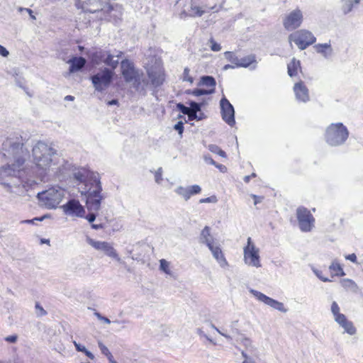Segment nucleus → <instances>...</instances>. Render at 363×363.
I'll return each mask as SVG.
<instances>
[{
  "mask_svg": "<svg viewBox=\"0 0 363 363\" xmlns=\"http://www.w3.org/2000/svg\"><path fill=\"white\" fill-rule=\"evenodd\" d=\"M216 80L211 76H203L201 78L200 82L199 83V86H206L209 87H212L215 90L216 86Z\"/></svg>",
  "mask_w": 363,
  "mask_h": 363,
  "instance_id": "473e14b6",
  "label": "nucleus"
},
{
  "mask_svg": "<svg viewBox=\"0 0 363 363\" xmlns=\"http://www.w3.org/2000/svg\"><path fill=\"white\" fill-rule=\"evenodd\" d=\"M46 218V216L42 217H36L33 219L30 220H23L21 223H28V224H35V221H42Z\"/></svg>",
  "mask_w": 363,
  "mask_h": 363,
  "instance_id": "de8ad7c7",
  "label": "nucleus"
},
{
  "mask_svg": "<svg viewBox=\"0 0 363 363\" xmlns=\"http://www.w3.org/2000/svg\"><path fill=\"white\" fill-rule=\"evenodd\" d=\"M61 208L63 209L64 213L67 216L78 218L84 217V208L77 200L71 199L67 203L62 205Z\"/></svg>",
  "mask_w": 363,
  "mask_h": 363,
  "instance_id": "2eb2a0df",
  "label": "nucleus"
},
{
  "mask_svg": "<svg viewBox=\"0 0 363 363\" xmlns=\"http://www.w3.org/2000/svg\"><path fill=\"white\" fill-rule=\"evenodd\" d=\"M316 52L320 54L325 58H329L333 55V50L330 43H319L314 45Z\"/></svg>",
  "mask_w": 363,
  "mask_h": 363,
  "instance_id": "a878e982",
  "label": "nucleus"
},
{
  "mask_svg": "<svg viewBox=\"0 0 363 363\" xmlns=\"http://www.w3.org/2000/svg\"><path fill=\"white\" fill-rule=\"evenodd\" d=\"M147 74L150 80L151 84L154 87H158L162 85L164 81V72L161 68L152 67L147 69Z\"/></svg>",
  "mask_w": 363,
  "mask_h": 363,
  "instance_id": "a211bd4d",
  "label": "nucleus"
},
{
  "mask_svg": "<svg viewBox=\"0 0 363 363\" xmlns=\"http://www.w3.org/2000/svg\"><path fill=\"white\" fill-rule=\"evenodd\" d=\"M316 38L313 34L304 29L296 30L289 35V43L291 45L292 43H294L301 50L313 44Z\"/></svg>",
  "mask_w": 363,
  "mask_h": 363,
  "instance_id": "0eeeda50",
  "label": "nucleus"
},
{
  "mask_svg": "<svg viewBox=\"0 0 363 363\" xmlns=\"http://www.w3.org/2000/svg\"><path fill=\"white\" fill-rule=\"evenodd\" d=\"M91 186L86 191V208L89 211H98L101 208V202L104 199L101 195L100 181L95 178L91 183Z\"/></svg>",
  "mask_w": 363,
  "mask_h": 363,
  "instance_id": "423d86ee",
  "label": "nucleus"
},
{
  "mask_svg": "<svg viewBox=\"0 0 363 363\" xmlns=\"http://www.w3.org/2000/svg\"><path fill=\"white\" fill-rule=\"evenodd\" d=\"M224 56L228 61L234 64V65L237 67V64H238L239 58L234 52L227 51L224 52Z\"/></svg>",
  "mask_w": 363,
  "mask_h": 363,
  "instance_id": "c9c22d12",
  "label": "nucleus"
},
{
  "mask_svg": "<svg viewBox=\"0 0 363 363\" xmlns=\"http://www.w3.org/2000/svg\"><path fill=\"white\" fill-rule=\"evenodd\" d=\"M257 60L255 55H250L239 59L237 67H250V69L254 70L257 68Z\"/></svg>",
  "mask_w": 363,
  "mask_h": 363,
  "instance_id": "4be33fe9",
  "label": "nucleus"
},
{
  "mask_svg": "<svg viewBox=\"0 0 363 363\" xmlns=\"http://www.w3.org/2000/svg\"><path fill=\"white\" fill-rule=\"evenodd\" d=\"M220 113L223 120L230 126H233L235 123V110L233 105L225 97L220 101Z\"/></svg>",
  "mask_w": 363,
  "mask_h": 363,
  "instance_id": "ddd939ff",
  "label": "nucleus"
},
{
  "mask_svg": "<svg viewBox=\"0 0 363 363\" xmlns=\"http://www.w3.org/2000/svg\"><path fill=\"white\" fill-rule=\"evenodd\" d=\"M340 310L338 304L335 301H333L331 305V312L334 316L335 320L338 319L339 315H345L344 314L340 313Z\"/></svg>",
  "mask_w": 363,
  "mask_h": 363,
  "instance_id": "58836bf2",
  "label": "nucleus"
},
{
  "mask_svg": "<svg viewBox=\"0 0 363 363\" xmlns=\"http://www.w3.org/2000/svg\"><path fill=\"white\" fill-rule=\"evenodd\" d=\"M107 51L108 50H106L99 49L91 52L90 55V57L92 62L96 65H100L101 63L104 64Z\"/></svg>",
  "mask_w": 363,
  "mask_h": 363,
  "instance_id": "bb28decb",
  "label": "nucleus"
},
{
  "mask_svg": "<svg viewBox=\"0 0 363 363\" xmlns=\"http://www.w3.org/2000/svg\"><path fill=\"white\" fill-rule=\"evenodd\" d=\"M94 212L95 211H90V213L86 216V220L89 223L94 222L96 219V216Z\"/></svg>",
  "mask_w": 363,
  "mask_h": 363,
  "instance_id": "052dcab7",
  "label": "nucleus"
},
{
  "mask_svg": "<svg viewBox=\"0 0 363 363\" xmlns=\"http://www.w3.org/2000/svg\"><path fill=\"white\" fill-rule=\"evenodd\" d=\"M349 136L347 128L342 123H332L326 129L325 141L330 146H340L345 143Z\"/></svg>",
  "mask_w": 363,
  "mask_h": 363,
  "instance_id": "39448f33",
  "label": "nucleus"
},
{
  "mask_svg": "<svg viewBox=\"0 0 363 363\" xmlns=\"http://www.w3.org/2000/svg\"><path fill=\"white\" fill-rule=\"evenodd\" d=\"M177 108L183 114L186 115L191 111L189 107L185 106L183 104L179 103L177 104Z\"/></svg>",
  "mask_w": 363,
  "mask_h": 363,
  "instance_id": "3c124183",
  "label": "nucleus"
},
{
  "mask_svg": "<svg viewBox=\"0 0 363 363\" xmlns=\"http://www.w3.org/2000/svg\"><path fill=\"white\" fill-rule=\"evenodd\" d=\"M208 149L213 153L214 154H217L218 155H220V157H226V154L225 152L222 150L218 145H209L208 146Z\"/></svg>",
  "mask_w": 363,
  "mask_h": 363,
  "instance_id": "e433bc0d",
  "label": "nucleus"
},
{
  "mask_svg": "<svg viewBox=\"0 0 363 363\" xmlns=\"http://www.w3.org/2000/svg\"><path fill=\"white\" fill-rule=\"evenodd\" d=\"M174 130L182 135L184 131V125L182 121H179L174 127Z\"/></svg>",
  "mask_w": 363,
  "mask_h": 363,
  "instance_id": "6e6d98bb",
  "label": "nucleus"
},
{
  "mask_svg": "<svg viewBox=\"0 0 363 363\" xmlns=\"http://www.w3.org/2000/svg\"><path fill=\"white\" fill-rule=\"evenodd\" d=\"M296 100L306 103L310 100L308 89L303 82H297L294 86Z\"/></svg>",
  "mask_w": 363,
  "mask_h": 363,
  "instance_id": "6ab92c4d",
  "label": "nucleus"
},
{
  "mask_svg": "<svg viewBox=\"0 0 363 363\" xmlns=\"http://www.w3.org/2000/svg\"><path fill=\"white\" fill-rule=\"evenodd\" d=\"M300 68V61L293 58L290 63L288 64V74L290 77L297 74L298 69Z\"/></svg>",
  "mask_w": 363,
  "mask_h": 363,
  "instance_id": "7c9ffc66",
  "label": "nucleus"
},
{
  "mask_svg": "<svg viewBox=\"0 0 363 363\" xmlns=\"http://www.w3.org/2000/svg\"><path fill=\"white\" fill-rule=\"evenodd\" d=\"M211 327L212 328H213L214 330H216L220 335H221L222 336L225 337L226 339L228 340H231V337L230 335H228V334L222 332L221 330H220L215 325H213V323H211Z\"/></svg>",
  "mask_w": 363,
  "mask_h": 363,
  "instance_id": "5fc2aeb1",
  "label": "nucleus"
},
{
  "mask_svg": "<svg viewBox=\"0 0 363 363\" xmlns=\"http://www.w3.org/2000/svg\"><path fill=\"white\" fill-rule=\"evenodd\" d=\"M329 269L331 272L332 277H343L345 275L342 267L336 259L332 262L331 264L329 266Z\"/></svg>",
  "mask_w": 363,
  "mask_h": 363,
  "instance_id": "cd10ccee",
  "label": "nucleus"
},
{
  "mask_svg": "<svg viewBox=\"0 0 363 363\" xmlns=\"http://www.w3.org/2000/svg\"><path fill=\"white\" fill-rule=\"evenodd\" d=\"M94 315L96 316V318L99 320H101L103 321L104 323H107V324H110L111 323V320L106 318V317H104L103 315H101V313H99V312H95L94 313Z\"/></svg>",
  "mask_w": 363,
  "mask_h": 363,
  "instance_id": "864d4df0",
  "label": "nucleus"
},
{
  "mask_svg": "<svg viewBox=\"0 0 363 363\" xmlns=\"http://www.w3.org/2000/svg\"><path fill=\"white\" fill-rule=\"evenodd\" d=\"M209 43H210V47H211V50L214 51V52H218V51H220L221 50V46L220 44L217 43L214 40L213 38H211L209 40Z\"/></svg>",
  "mask_w": 363,
  "mask_h": 363,
  "instance_id": "c03bdc74",
  "label": "nucleus"
},
{
  "mask_svg": "<svg viewBox=\"0 0 363 363\" xmlns=\"http://www.w3.org/2000/svg\"><path fill=\"white\" fill-rule=\"evenodd\" d=\"M197 333H198L201 337H203L206 338L209 342H213V340H212L210 337H208V336L204 333V332H203L201 329L199 328V329L197 330Z\"/></svg>",
  "mask_w": 363,
  "mask_h": 363,
  "instance_id": "338daca9",
  "label": "nucleus"
},
{
  "mask_svg": "<svg viewBox=\"0 0 363 363\" xmlns=\"http://www.w3.org/2000/svg\"><path fill=\"white\" fill-rule=\"evenodd\" d=\"M99 347L100 348L102 354L106 356L112 357L111 353L109 352L108 349L101 342H99Z\"/></svg>",
  "mask_w": 363,
  "mask_h": 363,
  "instance_id": "8fccbe9b",
  "label": "nucleus"
},
{
  "mask_svg": "<svg viewBox=\"0 0 363 363\" xmlns=\"http://www.w3.org/2000/svg\"><path fill=\"white\" fill-rule=\"evenodd\" d=\"M303 16L302 11L296 9L291 11L284 19L283 25L287 30H294L301 26Z\"/></svg>",
  "mask_w": 363,
  "mask_h": 363,
  "instance_id": "f8f14e48",
  "label": "nucleus"
},
{
  "mask_svg": "<svg viewBox=\"0 0 363 363\" xmlns=\"http://www.w3.org/2000/svg\"><path fill=\"white\" fill-rule=\"evenodd\" d=\"M201 192V188L199 185L194 184L187 186V201L192 196Z\"/></svg>",
  "mask_w": 363,
  "mask_h": 363,
  "instance_id": "72a5a7b5",
  "label": "nucleus"
},
{
  "mask_svg": "<svg viewBox=\"0 0 363 363\" xmlns=\"http://www.w3.org/2000/svg\"><path fill=\"white\" fill-rule=\"evenodd\" d=\"M73 344L78 352H84L86 350V347L84 345L77 343L76 341H73Z\"/></svg>",
  "mask_w": 363,
  "mask_h": 363,
  "instance_id": "bf43d9fd",
  "label": "nucleus"
},
{
  "mask_svg": "<svg viewBox=\"0 0 363 363\" xmlns=\"http://www.w3.org/2000/svg\"><path fill=\"white\" fill-rule=\"evenodd\" d=\"M341 286L347 291L357 293L359 287L357 284L350 279H343L340 281Z\"/></svg>",
  "mask_w": 363,
  "mask_h": 363,
  "instance_id": "c756f323",
  "label": "nucleus"
},
{
  "mask_svg": "<svg viewBox=\"0 0 363 363\" xmlns=\"http://www.w3.org/2000/svg\"><path fill=\"white\" fill-rule=\"evenodd\" d=\"M174 192L185 201H187V186H179L174 189Z\"/></svg>",
  "mask_w": 363,
  "mask_h": 363,
  "instance_id": "4c0bfd02",
  "label": "nucleus"
},
{
  "mask_svg": "<svg viewBox=\"0 0 363 363\" xmlns=\"http://www.w3.org/2000/svg\"><path fill=\"white\" fill-rule=\"evenodd\" d=\"M87 242L95 250L104 252L105 255L115 259L118 263L125 264V262L121 259L111 243L105 241H98L91 238H88Z\"/></svg>",
  "mask_w": 363,
  "mask_h": 363,
  "instance_id": "1a4fd4ad",
  "label": "nucleus"
},
{
  "mask_svg": "<svg viewBox=\"0 0 363 363\" xmlns=\"http://www.w3.org/2000/svg\"><path fill=\"white\" fill-rule=\"evenodd\" d=\"M251 196L254 199L255 205H257V203H260L263 199V197L258 196L255 194H252Z\"/></svg>",
  "mask_w": 363,
  "mask_h": 363,
  "instance_id": "774afa93",
  "label": "nucleus"
},
{
  "mask_svg": "<svg viewBox=\"0 0 363 363\" xmlns=\"http://www.w3.org/2000/svg\"><path fill=\"white\" fill-rule=\"evenodd\" d=\"M209 250L211 251L213 258L217 261L218 264L222 268H225L228 266V262H227L224 254L220 247V245L216 243L215 245H211L208 247Z\"/></svg>",
  "mask_w": 363,
  "mask_h": 363,
  "instance_id": "aec40b11",
  "label": "nucleus"
},
{
  "mask_svg": "<svg viewBox=\"0 0 363 363\" xmlns=\"http://www.w3.org/2000/svg\"><path fill=\"white\" fill-rule=\"evenodd\" d=\"M259 250L252 242L251 238L247 239V245L244 247V262L246 264L256 268L261 267Z\"/></svg>",
  "mask_w": 363,
  "mask_h": 363,
  "instance_id": "9d476101",
  "label": "nucleus"
},
{
  "mask_svg": "<svg viewBox=\"0 0 363 363\" xmlns=\"http://www.w3.org/2000/svg\"><path fill=\"white\" fill-rule=\"evenodd\" d=\"M250 292L259 301L263 302L266 305L272 307L274 309H276L279 311L286 313L287 309L285 308L283 303L279 302L277 300H274L265 294L256 291L255 289H251Z\"/></svg>",
  "mask_w": 363,
  "mask_h": 363,
  "instance_id": "4468645a",
  "label": "nucleus"
},
{
  "mask_svg": "<svg viewBox=\"0 0 363 363\" xmlns=\"http://www.w3.org/2000/svg\"><path fill=\"white\" fill-rule=\"evenodd\" d=\"M345 259L350 260L354 263L357 262V256L354 253L345 255Z\"/></svg>",
  "mask_w": 363,
  "mask_h": 363,
  "instance_id": "0e129e2a",
  "label": "nucleus"
},
{
  "mask_svg": "<svg viewBox=\"0 0 363 363\" xmlns=\"http://www.w3.org/2000/svg\"><path fill=\"white\" fill-rule=\"evenodd\" d=\"M237 341L243 347H245L246 351L250 352L251 354L256 352L257 348L253 345L252 342L250 338L242 336L237 340Z\"/></svg>",
  "mask_w": 363,
  "mask_h": 363,
  "instance_id": "c85d7f7f",
  "label": "nucleus"
},
{
  "mask_svg": "<svg viewBox=\"0 0 363 363\" xmlns=\"http://www.w3.org/2000/svg\"><path fill=\"white\" fill-rule=\"evenodd\" d=\"M123 55V52L115 50L113 52L107 51L106 60L104 64L110 67L112 69H115L118 65L119 60Z\"/></svg>",
  "mask_w": 363,
  "mask_h": 363,
  "instance_id": "412c9836",
  "label": "nucleus"
},
{
  "mask_svg": "<svg viewBox=\"0 0 363 363\" xmlns=\"http://www.w3.org/2000/svg\"><path fill=\"white\" fill-rule=\"evenodd\" d=\"M188 94H192L195 96H199L202 95H208L214 93V89H195L193 90L189 89L186 91Z\"/></svg>",
  "mask_w": 363,
  "mask_h": 363,
  "instance_id": "2f4dec72",
  "label": "nucleus"
},
{
  "mask_svg": "<svg viewBox=\"0 0 363 363\" xmlns=\"http://www.w3.org/2000/svg\"><path fill=\"white\" fill-rule=\"evenodd\" d=\"M354 4L352 0H342L341 10L344 14H347L353 9Z\"/></svg>",
  "mask_w": 363,
  "mask_h": 363,
  "instance_id": "f704fd0d",
  "label": "nucleus"
},
{
  "mask_svg": "<svg viewBox=\"0 0 363 363\" xmlns=\"http://www.w3.org/2000/svg\"><path fill=\"white\" fill-rule=\"evenodd\" d=\"M162 168L159 167L155 172V180L157 184H160L162 181Z\"/></svg>",
  "mask_w": 363,
  "mask_h": 363,
  "instance_id": "37998d69",
  "label": "nucleus"
},
{
  "mask_svg": "<svg viewBox=\"0 0 363 363\" xmlns=\"http://www.w3.org/2000/svg\"><path fill=\"white\" fill-rule=\"evenodd\" d=\"M65 196V190L60 186H52L38 194L40 205L48 208H56Z\"/></svg>",
  "mask_w": 363,
  "mask_h": 363,
  "instance_id": "20e7f679",
  "label": "nucleus"
},
{
  "mask_svg": "<svg viewBox=\"0 0 363 363\" xmlns=\"http://www.w3.org/2000/svg\"><path fill=\"white\" fill-rule=\"evenodd\" d=\"M221 0H177L176 8L181 18L200 17L211 11H218Z\"/></svg>",
  "mask_w": 363,
  "mask_h": 363,
  "instance_id": "f03ea898",
  "label": "nucleus"
},
{
  "mask_svg": "<svg viewBox=\"0 0 363 363\" xmlns=\"http://www.w3.org/2000/svg\"><path fill=\"white\" fill-rule=\"evenodd\" d=\"M160 269L167 274H171L169 268V262L167 260L162 259L160 260Z\"/></svg>",
  "mask_w": 363,
  "mask_h": 363,
  "instance_id": "ea45409f",
  "label": "nucleus"
},
{
  "mask_svg": "<svg viewBox=\"0 0 363 363\" xmlns=\"http://www.w3.org/2000/svg\"><path fill=\"white\" fill-rule=\"evenodd\" d=\"M9 55V52L7 50L6 48L0 45V55L2 57H6Z\"/></svg>",
  "mask_w": 363,
  "mask_h": 363,
  "instance_id": "680f3d73",
  "label": "nucleus"
},
{
  "mask_svg": "<svg viewBox=\"0 0 363 363\" xmlns=\"http://www.w3.org/2000/svg\"><path fill=\"white\" fill-rule=\"evenodd\" d=\"M186 115H188L189 119L191 120V121L192 120H196V119H201V118L198 117L197 113L194 112V111H189V113H187Z\"/></svg>",
  "mask_w": 363,
  "mask_h": 363,
  "instance_id": "e2e57ef3",
  "label": "nucleus"
},
{
  "mask_svg": "<svg viewBox=\"0 0 363 363\" xmlns=\"http://www.w3.org/2000/svg\"><path fill=\"white\" fill-rule=\"evenodd\" d=\"M126 83L130 84L135 91L143 95L146 94L149 81L144 76L143 71H140L139 73L135 75L133 79H130V81L126 82Z\"/></svg>",
  "mask_w": 363,
  "mask_h": 363,
  "instance_id": "dca6fc26",
  "label": "nucleus"
},
{
  "mask_svg": "<svg viewBox=\"0 0 363 363\" xmlns=\"http://www.w3.org/2000/svg\"><path fill=\"white\" fill-rule=\"evenodd\" d=\"M69 72L73 73L81 70L86 65V60L82 57H74L69 60Z\"/></svg>",
  "mask_w": 363,
  "mask_h": 363,
  "instance_id": "b1692460",
  "label": "nucleus"
},
{
  "mask_svg": "<svg viewBox=\"0 0 363 363\" xmlns=\"http://www.w3.org/2000/svg\"><path fill=\"white\" fill-rule=\"evenodd\" d=\"M87 174L88 172H85L84 171H78L74 173V177L80 182H84Z\"/></svg>",
  "mask_w": 363,
  "mask_h": 363,
  "instance_id": "a19ab883",
  "label": "nucleus"
},
{
  "mask_svg": "<svg viewBox=\"0 0 363 363\" xmlns=\"http://www.w3.org/2000/svg\"><path fill=\"white\" fill-rule=\"evenodd\" d=\"M335 322L344 328L345 333L351 335L356 333V328L353 325V323L348 320L345 315H339L338 319L336 320Z\"/></svg>",
  "mask_w": 363,
  "mask_h": 363,
  "instance_id": "5701e85b",
  "label": "nucleus"
},
{
  "mask_svg": "<svg viewBox=\"0 0 363 363\" xmlns=\"http://www.w3.org/2000/svg\"><path fill=\"white\" fill-rule=\"evenodd\" d=\"M199 241L202 244H205L207 247L216 244L214 242V238L211 235V228L208 226H205L201 230Z\"/></svg>",
  "mask_w": 363,
  "mask_h": 363,
  "instance_id": "393cba45",
  "label": "nucleus"
},
{
  "mask_svg": "<svg viewBox=\"0 0 363 363\" xmlns=\"http://www.w3.org/2000/svg\"><path fill=\"white\" fill-rule=\"evenodd\" d=\"M56 154V150L43 141L36 143L32 150L33 161L36 167L43 172L56 165L57 162L55 158Z\"/></svg>",
  "mask_w": 363,
  "mask_h": 363,
  "instance_id": "7ed1b4c3",
  "label": "nucleus"
},
{
  "mask_svg": "<svg viewBox=\"0 0 363 363\" xmlns=\"http://www.w3.org/2000/svg\"><path fill=\"white\" fill-rule=\"evenodd\" d=\"M215 202H216V198L215 196H210V197H208V198L201 199L199 201V203H215Z\"/></svg>",
  "mask_w": 363,
  "mask_h": 363,
  "instance_id": "4d7b16f0",
  "label": "nucleus"
},
{
  "mask_svg": "<svg viewBox=\"0 0 363 363\" xmlns=\"http://www.w3.org/2000/svg\"><path fill=\"white\" fill-rule=\"evenodd\" d=\"M4 340L10 343H15L18 340V335H13L7 336L4 338Z\"/></svg>",
  "mask_w": 363,
  "mask_h": 363,
  "instance_id": "13d9d810",
  "label": "nucleus"
},
{
  "mask_svg": "<svg viewBox=\"0 0 363 363\" xmlns=\"http://www.w3.org/2000/svg\"><path fill=\"white\" fill-rule=\"evenodd\" d=\"M203 158L207 164H210L214 166L216 165V162L209 155H205Z\"/></svg>",
  "mask_w": 363,
  "mask_h": 363,
  "instance_id": "69168bd1",
  "label": "nucleus"
},
{
  "mask_svg": "<svg viewBox=\"0 0 363 363\" xmlns=\"http://www.w3.org/2000/svg\"><path fill=\"white\" fill-rule=\"evenodd\" d=\"M121 74L125 82L130 81V79L139 73L141 70L135 67L134 64L129 60H123L121 62Z\"/></svg>",
  "mask_w": 363,
  "mask_h": 363,
  "instance_id": "f3484780",
  "label": "nucleus"
},
{
  "mask_svg": "<svg viewBox=\"0 0 363 363\" xmlns=\"http://www.w3.org/2000/svg\"><path fill=\"white\" fill-rule=\"evenodd\" d=\"M36 313L38 316H43L47 314L45 310L38 303H35Z\"/></svg>",
  "mask_w": 363,
  "mask_h": 363,
  "instance_id": "09e8293b",
  "label": "nucleus"
},
{
  "mask_svg": "<svg viewBox=\"0 0 363 363\" xmlns=\"http://www.w3.org/2000/svg\"><path fill=\"white\" fill-rule=\"evenodd\" d=\"M23 138L21 135H13L6 138L2 143L4 157L13 158L14 162L0 168V184L11 194L10 201L15 196H23L26 191L24 185V162L28 152L23 148Z\"/></svg>",
  "mask_w": 363,
  "mask_h": 363,
  "instance_id": "f257e3e1",
  "label": "nucleus"
},
{
  "mask_svg": "<svg viewBox=\"0 0 363 363\" xmlns=\"http://www.w3.org/2000/svg\"><path fill=\"white\" fill-rule=\"evenodd\" d=\"M114 72L108 68H104L91 77L94 89L98 91L106 89L113 79Z\"/></svg>",
  "mask_w": 363,
  "mask_h": 363,
  "instance_id": "6e6552de",
  "label": "nucleus"
},
{
  "mask_svg": "<svg viewBox=\"0 0 363 363\" xmlns=\"http://www.w3.org/2000/svg\"><path fill=\"white\" fill-rule=\"evenodd\" d=\"M190 69L188 67H185L184 69L182 79L183 81L189 82L190 84H193L194 79L189 75Z\"/></svg>",
  "mask_w": 363,
  "mask_h": 363,
  "instance_id": "79ce46f5",
  "label": "nucleus"
},
{
  "mask_svg": "<svg viewBox=\"0 0 363 363\" xmlns=\"http://www.w3.org/2000/svg\"><path fill=\"white\" fill-rule=\"evenodd\" d=\"M298 226L302 232H311L314 227L315 218L310 211L305 207H299L296 210Z\"/></svg>",
  "mask_w": 363,
  "mask_h": 363,
  "instance_id": "9b49d317",
  "label": "nucleus"
},
{
  "mask_svg": "<svg viewBox=\"0 0 363 363\" xmlns=\"http://www.w3.org/2000/svg\"><path fill=\"white\" fill-rule=\"evenodd\" d=\"M76 6L78 8V9H82L83 11H89V12H91V13H93L94 11H91V10H89L88 9L86 8L85 6V4L84 1H82L81 0H77L76 1Z\"/></svg>",
  "mask_w": 363,
  "mask_h": 363,
  "instance_id": "603ef678",
  "label": "nucleus"
},
{
  "mask_svg": "<svg viewBox=\"0 0 363 363\" xmlns=\"http://www.w3.org/2000/svg\"><path fill=\"white\" fill-rule=\"evenodd\" d=\"M312 270L313 272H314V274L321 280L323 281V282H328V281H331V280L327 277H323L322 276V272L314 268V267H312Z\"/></svg>",
  "mask_w": 363,
  "mask_h": 363,
  "instance_id": "a18cd8bd",
  "label": "nucleus"
},
{
  "mask_svg": "<svg viewBox=\"0 0 363 363\" xmlns=\"http://www.w3.org/2000/svg\"><path fill=\"white\" fill-rule=\"evenodd\" d=\"M189 106H190V107H189V108L191 109V111H194V112L197 113L201 111V104L196 103L195 101H190Z\"/></svg>",
  "mask_w": 363,
  "mask_h": 363,
  "instance_id": "49530a36",
  "label": "nucleus"
}]
</instances>
